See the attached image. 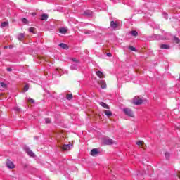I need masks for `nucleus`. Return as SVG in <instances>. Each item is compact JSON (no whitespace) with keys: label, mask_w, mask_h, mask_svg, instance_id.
Returning <instances> with one entry per match:
<instances>
[{"label":"nucleus","mask_w":180,"mask_h":180,"mask_svg":"<svg viewBox=\"0 0 180 180\" xmlns=\"http://www.w3.org/2000/svg\"><path fill=\"white\" fill-rule=\"evenodd\" d=\"M123 112L127 116H129V117H134V113H133V110H131V109L124 108Z\"/></svg>","instance_id":"obj_1"},{"label":"nucleus","mask_w":180,"mask_h":180,"mask_svg":"<svg viewBox=\"0 0 180 180\" xmlns=\"http://www.w3.org/2000/svg\"><path fill=\"white\" fill-rule=\"evenodd\" d=\"M6 165L7 168H9V169H13L15 167V164H13V162L9 159L6 160Z\"/></svg>","instance_id":"obj_2"},{"label":"nucleus","mask_w":180,"mask_h":180,"mask_svg":"<svg viewBox=\"0 0 180 180\" xmlns=\"http://www.w3.org/2000/svg\"><path fill=\"white\" fill-rule=\"evenodd\" d=\"M134 105H141L143 104V99H141L140 97L136 96L133 100Z\"/></svg>","instance_id":"obj_3"},{"label":"nucleus","mask_w":180,"mask_h":180,"mask_svg":"<svg viewBox=\"0 0 180 180\" xmlns=\"http://www.w3.org/2000/svg\"><path fill=\"white\" fill-rule=\"evenodd\" d=\"M72 143H69V144H65L63 145L61 148L63 151H67L68 150H71L72 147H73Z\"/></svg>","instance_id":"obj_4"},{"label":"nucleus","mask_w":180,"mask_h":180,"mask_svg":"<svg viewBox=\"0 0 180 180\" xmlns=\"http://www.w3.org/2000/svg\"><path fill=\"white\" fill-rule=\"evenodd\" d=\"M98 85L101 86V88H102V89H106V82H105V80H99L98 82Z\"/></svg>","instance_id":"obj_5"},{"label":"nucleus","mask_w":180,"mask_h":180,"mask_svg":"<svg viewBox=\"0 0 180 180\" xmlns=\"http://www.w3.org/2000/svg\"><path fill=\"white\" fill-rule=\"evenodd\" d=\"M114 143L115 141H113L112 139H104V144L106 146H111V144H113Z\"/></svg>","instance_id":"obj_6"},{"label":"nucleus","mask_w":180,"mask_h":180,"mask_svg":"<svg viewBox=\"0 0 180 180\" xmlns=\"http://www.w3.org/2000/svg\"><path fill=\"white\" fill-rule=\"evenodd\" d=\"M98 154H99L98 148H94L90 152V155H92V157H95V155H98Z\"/></svg>","instance_id":"obj_7"},{"label":"nucleus","mask_w":180,"mask_h":180,"mask_svg":"<svg viewBox=\"0 0 180 180\" xmlns=\"http://www.w3.org/2000/svg\"><path fill=\"white\" fill-rule=\"evenodd\" d=\"M59 47H61V49H63V50H68V49H70V46H68L67 44L64 43L59 44Z\"/></svg>","instance_id":"obj_8"},{"label":"nucleus","mask_w":180,"mask_h":180,"mask_svg":"<svg viewBox=\"0 0 180 180\" xmlns=\"http://www.w3.org/2000/svg\"><path fill=\"white\" fill-rule=\"evenodd\" d=\"M18 39L20 41H23V39H25V34H23V33L19 34Z\"/></svg>","instance_id":"obj_9"},{"label":"nucleus","mask_w":180,"mask_h":180,"mask_svg":"<svg viewBox=\"0 0 180 180\" xmlns=\"http://www.w3.org/2000/svg\"><path fill=\"white\" fill-rule=\"evenodd\" d=\"M96 75H97V77H98V78H105V75H103V72H102L101 71H97Z\"/></svg>","instance_id":"obj_10"},{"label":"nucleus","mask_w":180,"mask_h":180,"mask_svg":"<svg viewBox=\"0 0 180 180\" xmlns=\"http://www.w3.org/2000/svg\"><path fill=\"white\" fill-rule=\"evenodd\" d=\"M30 33H32L33 34H36V28L31 27L28 29Z\"/></svg>","instance_id":"obj_11"},{"label":"nucleus","mask_w":180,"mask_h":180,"mask_svg":"<svg viewBox=\"0 0 180 180\" xmlns=\"http://www.w3.org/2000/svg\"><path fill=\"white\" fill-rule=\"evenodd\" d=\"M101 106H102L103 108H105V109H110V108L109 107V105L103 102H101L100 103Z\"/></svg>","instance_id":"obj_12"},{"label":"nucleus","mask_w":180,"mask_h":180,"mask_svg":"<svg viewBox=\"0 0 180 180\" xmlns=\"http://www.w3.org/2000/svg\"><path fill=\"white\" fill-rule=\"evenodd\" d=\"M49 19V15L47 14H42L41 16V20H47Z\"/></svg>","instance_id":"obj_13"},{"label":"nucleus","mask_w":180,"mask_h":180,"mask_svg":"<svg viewBox=\"0 0 180 180\" xmlns=\"http://www.w3.org/2000/svg\"><path fill=\"white\" fill-rule=\"evenodd\" d=\"M110 27H112V29H116L117 27V23L115 22V21H111Z\"/></svg>","instance_id":"obj_14"},{"label":"nucleus","mask_w":180,"mask_h":180,"mask_svg":"<svg viewBox=\"0 0 180 180\" xmlns=\"http://www.w3.org/2000/svg\"><path fill=\"white\" fill-rule=\"evenodd\" d=\"M104 113L108 117H110V116H112V111L110 110H105Z\"/></svg>","instance_id":"obj_15"},{"label":"nucleus","mask_w":180,"mask_h":180,"mask_svg":"<svg viewBox=\"0 0 180 180\" xmlns=\"http://www.w3.org/2000/svg\"><path fill=\"white\" fill-rule=\"evenodd\" d=\"M27 154L30 157H34V153H33L30 149L27 150Z\"/></svg>","instance_id":"obj_16"},{"label":"nucleus","mask_w":180,"mask_h":180,"mask_svg":"<svg viewBox=\"0 0 180 180\" xmlns=\"http://www.w3.org/2000/svg\"><path fill=\"white\" fill-rule=\"evenodd\" d=\"M160 49H165V50H169V45L162 44V45H160Z\"/></svg>","instance_id":"obj_17"},{"label":"nucleus","mask_w":180,"mask_h":180,"mask_svg":"<svg viewBox=\"0 0 180 180\" xmlns=\"http://www.w3.org/2000/svg\"><path fill=\"white\" fill-rule=\"evenodd\" d=\"M59 33H62L63 34H65V33H67V29H65V28H60L59 30Z\"/></svg>","instance_id":"obj_18"},{"label":"nucleus","mask_w":180,"mask_h":180,"mask_svg":"<svg viewBox=\"0 0 180 180\" xmlns=\"http://www.w3.org/2000/svg\"><path fill=\"white\" fill-rule=\"evenodd\" d=\"M66 98L68 99V101H71V99H72V94H67Z\"/></svg>","instance_id":"obj_19"},{"label":"nucleus","mask_w":180,"mask_h":180,"mask_svg":"<svg viewBox=\"0 0 180 180\" xmlns=\"http://www.w3.org/2000/svg\"><path fill=\"white\" fill-rule=\"evenodd\" d=\"M131 34L132 36H139V32H137V31H136V30H134V31L131 32Z\"/></svg>","instance_id":"obj_20"},{"label":"nucleus","mask_w":180,"mask_h":180,"mask_svg":"<svg viewBox=\"0 0 180 180\" xmlns=\"http://www.w3.org/2000/svg\"><path fill=\"white\" fill-rule=\"evenodd\" d=\"M136 144H137V146L143 147V146H144V142L139 141L136 142Z\"/></svg>","instance_id":"obj_21"},{"label":"nucleus","mask_w":180,"mask_h":180,"mask_svg":"<svg viewBox=\"0 0 180 180\" xmlns=\"http://www.w3.org/2000/svg\"><path fill=\"white\" fill-rule=\"evenodd\" d=\"M174 41L175 43H176L177 44H179V43H180L179 38H178V37H174Z\"/></svg>","instance_id":"obj_22"},{"label":"nucleus","mask_w":180,"mask_h":180,"mask_svg":"<svg viewBox=\"0 0 180 180\" xmlns=\"http://www.w3.org/2000/svg\"><path fill=\"white\" fill-rule=\"evenodd\" d=\"M22 23H24L25 25H27V23H29V21H28L27 19H26V18H22Z\"/></svg>","instance_id":"obj_23"},{"label":"nucleus","mask_w":180,"mask_h":180,"mask_svg":"<svg viewBox=\"0 0 180 180\" xmlns=\"http://www.w3.org/2000/svg\"><path fill=\"white\" fill-rule=\"evenodd\" d=\"M28 103H34V99L32 98H28Z\"/></svg>","instance_id":"obj_24"},{"label":"nucleus","mask_w":180,"mask_h":180,"mask_svg":"<svg viewBox=\"0 0 180 180\" xmlns=\"http://www.w3.org/2000/svg\"><path fill=\"white\" fill-rule=\"evenodd\" d=\"M129 50H131V51H136V48H134V46H129Z\"/></svg>","instance_id":"obj_25"},{"label":"nucleus","mask_w":180,"mask_h":180,"mask_svg":"<svg viewBox=\"0 0 180 180\" xmlns=\"http://www.w3.org/2000/svg\"><path fill=\"white\" fill-rule=\"evenodd\" d=\"M1 26H2V27H5L6 26H8V22H2Z\"/></svg>","instance_id":"obj_26"},{"label":"nucleus","mask_w":180,"mask_h":180,"mask_svg":"<svg viewBox=\"0 0 180 180\" xmlns=\"http://www.w3.org/2000/svg\"><path fill=\"white\" fill-rule=\"evenodd\" d=\"M0 84L2 86V88H6V84L4 82H1Z\"/></svg>","instance_id":"obj_27"},{"label":"nucleus","mask_w":180,"mask_h":180,"mask_svg":"<svg viewBox=\"0 0 180 180\" xmlns=\"http://www.w3.org/2000/svg\"><path fill=\"white\" fill-rule=\"evenodd\" d=\"M45 122L47 124L51 123V120H50V118H46Z\"/></svg>","instance_id":"obj_28"},{"label":"nucleus","mask_w":180,"mask_h":180,"mask_svg":"<svg viewBox=\"0 0 180 180\" xmlns=\"http://www.w3.org/2000/svg\"><path fill=\"white\" fill-rule=\"evenodd\" d=\"M24 91H29V86H27V85L25 86Z\"/></svg>","instance_id":"obj_29"},{"label":"nucleus","mask_w":180,"mask_h":180,"mask_svg":"<svg viewBox=\"0 0 180 180\" xmlns=\"http://www.w3.org/2000/svg\"><path fill=\"white\" fill-rule=\"evenodd\" d=\"M72 61L74 63H79V61L77 58H72Z\"/></svg>","instance_id":"obj_30"},{"label":"nucleus","mask_w":180,"mask_h":180,"mask_svg":"<svg viewBox=\"0 0 180 180\" xmlns=\"http://www.w3.org/2000/svg\"><path fill=\"white\" fill-rule=\"evenodd\" d=\"M165 157L166 158H169V153L168 152L165 153Z\"/></svg>","instance_id":"obj_31"},{"label":"nucleus","mask_w":180,"mask_h":180,"mask_svg":"<svg viewBox=\"0 0 180 180\" xmlns=\"http://www.w3.org/2000/svg\"><path fill=\"white\" fill-rule=\"evenodd\" d=\"M108 57H112V54L110 53H107Z\"/></svg>","instance_id":"obj_32"},{"label":"nucleus","mask_w":180,"mask_h":180,"mask_svg":"<svg viewBox=\"0 0 180 180\" xmlns=\"http://www.w3.org/2000/svg\"><path fill=\"white\" fill-rule=\"evenodd\" d=\"M7 71H8V72L12 71V68H7Z\"/></svg>","instance_id":"obj_33"},{"label":"nucleus","mask_w":180,"mask_h":180,"mask_svg":"<svg viewBox=\"0 0 180 180\" xmlns=\"http://www.w3.org/2000/svg\"><path fill=\"white\" fill-rule=\"evenodd\" d=\"M13 45H10L9 46H8V49H13Z\"/></svg>","instance_id":"obj_34"},{"label":"nucleus","mask_w":180,"mask_h":180,"mask_svg":"<svg viewBox=\"0 0 180 180\" xmlns=\"http://www.w3.org/2000/svg\"><path fill=\"white\" fill-rule=\"evenodd\" d=\"M32 16H36V13H32Z\"/></svg>","instance_id":"obj_35"},{"label":"nucleus","mask_w":180,"mask_h":180,"mask_svg":"<svg viewBox=\"0 0 180 180\" xmlns=\"http://www.w3.org/2000/svg\"><path fill=\"white\" fill-rule=\"evenodd\" d=\"M16 110H17V112H19V110H20V108H16Z\"/></svg>","instance_id":"obj_36"},{"label":"nucleus","mask_w":180,"mask_h":180,"mask_svg":"<svg viewBox=\"0 0 180 180\" xmlns=\"http://www.w3.org/2000/svg\"><path fill=\"white\" fill-rule=\"evenodd\" d=\"M4 49H8V46H5L4 47Z\"/></svg>","instance_id":"obj_37"},{"label":"nucleus","mask_w":180,"mask_h":180,"mask_svg":"<svg viewBox=\"0 0 180 180\" xmlns=\"http://www.w3.org/2000/svg\"><path fill=\"white\" fill-rule=\"evenodd\" d=\"M0 96H4V94L0 93Z\"/></svg>","instance_id":"obj_38"},{"label":"nucleus","mask_w":180,"mask_h":180,"mask_svg":"<svg viewBox=\"0 0 180 180\" xmlns=\"http://www.w3.org/2000/svg\"><path fill=\"white\" fill-rule=\"evenodd\" d=\"M177 129H179L180 130V126Z\"/></svg>","instance_id":"obj_39"}]
</instances>
